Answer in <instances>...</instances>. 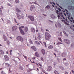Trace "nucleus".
Wrapping results in <instances>:
<instances>
[{
    "instance_id": "4d7b16f0",
    "label": "nucleus",
    "mask_w": 74,
    "mask_h": 74,
    "mask_svg": "<svg viewBox=\"0 0 74 74\" xmlns=\"http://www.w3.org/2000/svg\"><path fill=\"white\" fill-rule=\"evenodd\" d=\"M39 65L40 66V67H42V65H41L40 64V63H39Z\"/></svg>"
},
{
    "instance_id": "f257e3e1",
    "label": "nucleus",
    "mask_w": 74,
    "mask_h": 74,
    "mask_svg": "<svg viewBox=\"0 0 74 74\" xmlns=\"http://www.w3.org/2000/svg\"><path fill=\"white\" fill-rule=\"evenodd\" d=\"M45 39L47 40H48L51 38L50 34L47 32H46L45 35Z\"/></svg>"
},
{
    "instance_id": "c85d7f7f",
    "label": "nucleus",
    "mask_w": 74,
    "mask_h": 74,
    "mask_svg": "<svg viewBox=\"0 0 74 74\" xmlns=\"http://www.w3.org/2000/svg\"><path fill=\"white\" fill-rule=\"evenodd\" d=\"M54 72L55 74H59V72L57 71H55Z\"/></svg>"
},
{
    "instance_id": "f704fd0d",
    "label": "nucleus",
    "mask_w": 74,
    "mask_h": 74,
    "mask_svg": "<svg viewBox=\"0 0 74 74\" xmlns=\"http://www.w3.org/2000/svg\"><path fill=\"white\" fill-rule=\"evenodd\" d=\"M58 39L60 41H61V42H62V38H58Z\"/></svg>"
},
{
    "instance_id": "3c124183",
    "label": "nucleus",
    "mask_w": 74,
    "mask_h": 74,
    "mask_svg": "<svg viewBox=\"0 0 74 74\" xmlns=\"http://www.w3.org/2000/svg\"><path fill=\"white\" fill-rule=\"evenodd\" d=\"M32 59H33L34 60V59H36V57H33L32 58Z\"/></svg>"
},
{
    "instance_id": "c03bdc74",
    "label": "nucleus",
    "mask_w": 74,
    "mask_h": 74,
    "mask_svg": "<svg viewBox=\"0 0 74 74\" xmlns=\"http://www.w3.org/2000/svg\"><path fill=\"white\" fill-rule=\"evenodd\" d=\"M40 29L41 30V31L42 32H43L44 31V30L42 28H40Z\"/></svg>"
},
{
    "instance_id": "4468645a",
    "label": "nucleus",
    "mask_w": 74,
    "mask_h": 74,
    "mask_svg": "<svg viewBox=\"0 0 74 74\" xmlns=\"http://www.w3.org/2000/svg\"><path fill=\"white\" fill-rule=\"evenodd\" d=\"M34 9V6L33 5H32L31 7H30V10L31 11H32Z\"/></svg>"
},
{
    "instance_id": "cd10ccee",
    "label": "nucleus",
    "mask_w": 74,
    "mask_h": 74,
    "mask_svg": "<svg viewBox=\"0 0 74 74\" xmlns=\"http://www.w3.org/2000/svg\"><path fill=\"white\" fill-rule=\"evenodd\" d=\"M46 8H47V9H49V8H50V6H49V5H47L45 8V9H46Z\"/></svg>"
},
{
    "instance_id": "20e7f679",
    "label": "nucleus",
    "mask_w": 74,
    "mask_h": 74,
    "mask_svg": "<svg viewBox=\"0 0 74 74\" xmlns=\"http://www.w3.org/2000/svg\"><path fill=\"white\" fill-rule=\"evenodd\" d=\"M28 18H29L30 19L31 21H34V17L32 16H29Z\"/></svg>"
},
{
    "instance_id": "8fccbe9b",
    "label": "nucleus",
    "mask_w": 74,
    "mask_h": 74,
    "mask_svg": "<svg viewBox=\"0 0 74 74\" xmlns=\"http://www.w3.org/2000/svg\"><path fill=\"white\" fill-rule=\"evenodd\" d=\"M66 66H69V63H67L65 64Z\"/></svg>"
},
{
    "instance_id": "4c0bfd02",
    "label": "nucleus",
    "mask_w": 74,
    "mask_h": 74,
    "mask_svg": "<svg viewBox=\"0 0 74 74\" xmlns=\"http://www.w3.org/2000/svg\"><path fill=\"white\" fill-rule=\"evenodd\" d=\"M43 44H44L45 45V46L46 47H47V46L46 45V43L44 42Z\"/></svg>"
},
{
    "instance_id": "72a5a7b5",
    "label": "nucleus",
    "mask_w": 74,
    "mask_h": 74,
    "mask_svg": "<svg viewBox=\"0 0 74 74\" xmlns=\"http://www.w3.org/2000/svg\"><path fill=\"white\" fill-rule=\"evenodd\" d=\"M7 23H11V21H10L8 20L7 21Z\"/></svg>"
},
{
    "instance_id": "412c9836",
    "label": "nucleus",
    "mask_w": 74,
    "mask_h": 74,
    "mask_svg": "<svg viewBox=\"0 0 74 74\" xmlns=\"http://www.w3.org/2000/svg\"><path fill=\"white\" fill-rule=\"evenodd\" d=\"M31 48L32 49H33V50H34V51H36V47H32Z\"/></svg>"
},
{
    "instance_id": "ddd939ff",
    "label": "nucleus",
    "mask_w": 74,
    "mask_h": 74,
    "mask_svg": "<svg viewBox=\"0 0 74 74\" xmlns=\"http://www.w3.org/2000/svg\"><path fill=\"white\" fill-rule=\"evenodd\" d=\"M61 56L63 57H65V56H67V54L66 53H62Z\"/></svg>"
},
{
    "instance_id": "f03ea898",
    "label": "nucleus",
    "mask_w": 74,
    "mask_h": 74,
    "mask_svg": "<svg viewBox=\"0 0 74 74\" xmlns=\"http://www.w3.org/2000/svg\"><path fill=\"white\" fill-rule=\"evenodd\" d=\"M19 28L20 30V31L21 33L22 34H23V35H24V34H25V33L24 31H23L22 29L21 28V27H19Z\"/></svg>"
},
{
    "instance_id": "a211bd4d",
    "label": "nucleus",
    "mask_w": 74,
    "mask_h": 74,
    "mask_svg": "<svg viewBox=\"0 0 74 74\" xmlns=\"http://www.w3.org/2000/svg\"><path fill=\"white\" fill-rule=\"evenodd\" d=\"M16 15H17L18 19H21V15L19 14H18V13H16Z\"/></svg>"
},
{
    "instance_id": "09e8293b",
    "label": "nucleus",
    "mask_w": 74,
    "mask_h": 74,
    "mask_svg": "<svg viewBox=\"0 0 74 74\" xmlns=\"http://www.w3.org/2000/svg\"><path fill=\"white\" fill-rule=\"evenodd\" d=\"M56 13H57V14H58V13H59V11L57 10L56 12Z\"/></svg>"
},
{
    "instance_id": "5701e85b",
    "label": "nucleus",
    "mask_w": 74,
    "mask_h": 74,
    "mask_svg": "<svg viewBox=\"0 0 74 74\" xmlns=\"http://www.w3.org/2000/svg\"><path fill=\"white\" fill-rule=\"evenodd\" d=\"M48 48L50 49H51L53 48V46L52 45H51L48 47Z\"/></svg>"
},
{
    "instance_id": "6e6d98bb",
    "label": "nucleus",
    "mask_w": 74,
    "mask_h": 74,
    "mask_svg": "<svg viewBox=\"0 0 74 74\" xmlns=\"http://www.w3.org/2000/svg\"><path fill=\"white\" fill-rule=\"evenodd\" d=\"M66 14H67V15L69 16V13L66 12Z\"/></svg>"
},
{
    "instance_id": "79ce46f5",
    "label": "nucleus",
    "mask_w": 74,
    "mask_h": 74,
    "mask_svg": "<svg viewBox=\"0 0 74 74\" xmlns=\"http://www.w3.org/2000/svg\"><path fill=\"white\" fill-rule=\"evenodd\" d=\"M23 56H24V58H25V59H27V57H26V56L23 55Z\"/></svg>"
},
{
    "instance_id": "bf43d9fd",
    "label": "nucleus",
    "mask_w": 74,
    "mask_h": 74,
    "mask_svg": "<svg viewBox=\"0 0 74 74\" xmlns=\"http://www.w3.org/2000/svg\"><path fill=\"white\" fill-rule=\"evenodd\" d=\"M14 20L15 21V22H16V20L15 18H14Z\"/></svg>"
},
{
    "instance_id": "a19ab883",
    "label": "nucleus",
    "mask_w": 74,
    "mask_h": 74,
    "mask_svg": "<svg viewBox=\"0 0 74 74\" xmlns=\"http://www.w3.org/2000/svg\"><path fill=\"white\" fill-rule=\"evenodd\" d=\"M5 66H8V64L7 63H5Z\"/></svg>"
},
{
    "instance_id": "c9c22d12",
    "label": "nucleus",
    "mask_w": 74,
    "mask_h": 74,
    "mask_svg": "<svg viewBox=\"0 0 74 74\" xmlns=\"http://www.w3.org/2000/svg\"><path fill=\"white\" fill-rule=\"evenodd\" d=\"M58 26L59 27H60L62 26V25H61V24H59L58 25Z\"/></svg>"
},
{
    "instance_id": "39448f33",
    "label": "nucleus",
    "mask_w": 74,
    "mask_h": 74,
    "mask_svg": "<svg viewBox=\"0 0 74 74\" xmlns=\"http://www.w3.org/2000/svg\"><path fill=\"white\" fill-rule=\"evenodd\" d=\"M18 29V27L16 26H14L12 27V29L13 32H15Z\"/></svg>"
},
{
    "instance_id": "9b49d317",
    "label": "nucleus",
    "mask_w": 74,
    "mask_h": 74,
    "mask_svg": "<svg viewBox=\"0 0 74 74\" xmlns=\"http://www.w3.org/2000/svg\"><path fill=\"white\" fill-rule=\"evenodd\" d=\"M31 31L32 33H35L36 30L35 29L33 28H31Z\"/></svg>"
},
{
    "instance_id": "bb28decb",
    "label": "nucleus",
    "mask_w": 74,
    "mask_h": 74,
    "mask_svg": "<svg viewBox=\"0 0 74 74\" xmlns=\"http://www.w3.org/2000/svg\"><path fill=\"white\" fill-rule=\"evenodd\" d=\"M35 44L37 45H40V43L38 41H35Z\"/></svg>"
},
{
    "instance_id": "69168bd1",
    "label": "nucleus",
    "mask_w": 74,
    "mask_h": 74,
    "mask_svg": "<svg viewBox=\"0 0 74 74\" xmlns=\"http://www.w3.org/2000/svg\"><path fill=\"white\" fill-rule=\"evenodd\" d=\"M59 11H61V9L60 8H59Z\"/></svg>"
},
{
    "instance_id": "4be33fe9",
    "label": "nucleus",
    "mask_w": 74,
    "mask_h": 74,
    "mask_svg": "<svg viewBox=\"0 0 74 74\" xmlns=\"http://www.w3.org/2000/svg\"><path fill=\"white\" fill-rule=\"evenodd\" d=\"M0 53L2 54V55H4V51H3L2 50H0Z\"/></svg>"
},
{
    "instance_id": "aec40b11",
    "label": "nucleus",
    "mask_w": 74,
    "mask_h": 74,
    "mask_svg": "<svg viewBox=\"0 0 74 74\" xmlns=\"http://www.w3.org/2000/svg\"><path fill=\"white\" fill-rule=\"evenodd\" d=\"M24 31L25 32H27L28 31V28L27 27H25L24 29Z\"/></svg>"
},
{
    "instance_id": "7c9ffc66",
    "label": "nucleus",
    "mask_w": 74,
    "mask_h": 74,
    "mask_svg": "<svg viewBox=\"0 0 74 74\" xmlns=\"http://www.w3.org/2000/svg\"><path fill=\"white\" fill-rule=\"evenodd\" d=\"M62 43H61V42H58L57 44V45H60V44H62Z\"/></svg>"
},
{
    "instance_id": "680f3d73",
    "label": "nucleus",
    "mask_w": 74,
    "mask_h": 74,
    "mask_svg": "<svg viewBox=\"0 0 74 74\" xmlns=\"http://www.w3.org/2000/svg\"><path fill=\"white\" fill-rule=\"evenodd\" d=\"M36 65H37V66H38V64L37 63H36Z\"/></svg>"
},
{
    "instance_id": "58836bf2",
    "label": "nucleus",
    "mask_w": 74,
    "mask_h": 74,
    "mask_svg": "<svg viewBox=\"0 0 74 74\" xmlns=\"http://www.w3.org/2000/svg\"><path fill=\"white\" fill-rule=\"evenodd\" d=\"M21 28H22V29H24V28H25V27H24V26H21Z\"/></svg>"
},
{
    "instance_id": "603ef678",
    "label": "nucleus",
    "mask_w": 74,
    "mask_h": 74,
    "mask_svg": "<svg viewBox=\"0 0 74 74\" xmlns=\"http://www.w3.org/2000/svg\"><path fill=\"white\" fill-rule=\"evenodd\" d=\"M53 65L54 66H55V67H56V64H54Z\"/></svg>"
},
{
    "instance_id": "f8f14e48",
    "label": "nucleus",
    "mask_w": 74,
    "mask_h": 74,
    "mask_svg": "<svg viewBox=\"0 0 74 74\" xmlns=\"http://www.w3.org/2000/svg\"><path fill=\"white\" fill-rule=\"evenodd\" d=\"M51 18L52 19H55L56 18V16L54 15V14H52L50 16Z\"/></svg>"
},
{
    "instance_id": "0e129e2a",
    "label": "nucleus",
    "mask_w": 74,
    "mask_h": 74,
    "mask_svg": "<svg viewBox=\"0 0 74 74\" xmlns=\"http://www.w3.org/2000/svg\"><path fill=\"white\" fill-rule=\"evenodd\" d=\"M34 4H37V3L36 2L34 3Z\"/></svg>"
},
{
    "instance_id": "a18cd8bd",
    "label": "nucleus",
    "mask_w": 74,
    "mask_h": 74,
    "mask_svg": "<svg viewBox=\"0 0 74 74\" xmlns=\"http://www.w3.org/2000/svg\"><path fill=\"white\" fill-rule=\"evenodd\" d=\"M1 74H5V73H4V72L3 71H2L1 72Z\"/></svg>"
},
{
    "instance_id": "393cba45",
    "label": "nucleus",
    "mask_w": 74,
    "mask_h": 74,
    "mask_svg": "<svg viewBox=\"0 0 74 74\" xmlns=\"http://www.w3.org/2000/svg\"><path fill=\"white\" fill-rule=\"evenodd\" d=\"M16 11L18 12H21V10H19L18 8H16Z\"/></svg>"
},
{
    "instance_id": "0eeeda50",
    "label": "nucleus",
    "mask_w": 74,
    "mask_h": 74,
    "mask_svg": "<svg viewBox=\"0 0 74 74\" xmlns=\"http://www.w3.org/2000/svg\"><path fill=\"white\" fill-rule=\"evenodd\" d=\"M4 57L5 60H6V61H7V60H8L10 59L9 57H8V56H7L5 55L4 56Z\"/></svg>"
},
{
    "instance_id": "c756f323",
    "label": "nucleus",
    "mask_w": 74,
    "mask_h": 74,
    "mask_svg": "<svg viewBox=\"0 0 74 74\" xmlns=\"http://www.w3.org/2000/svg\"><path fill=\"white\" fill-rule=\"evenodd\" d=\"M63 33H64V34H65V36H68V35L66 34V32H65L64 31H63Z\"/></svg>"
},
{
    "instance_id": "2f4dec72",
    "label": "nucleus",
    "mask_w": 74,
    "mask_h": 74,
    "mask_svg": "<svg viewBox=\"0 0 74 74\" xmlns=\"http://www.w3.org/2000/svg\"><path fill=\"white\" fill-rule=\"evenodd\" d=\"M55 51L56 52H59V50L57 49H55Z\"/></svg>"
},
{
    "instance_id": "2eb2a0df",
    "label": "nucleus",
    "mask_w": 74,
    "mask_h": 74,
    "mask_svg": "<svg viewBox=\"0 0 74 74\" xmlns=\"http://www.w3.org/2000/svg\"><path fill=\"white\" fill-rule=\"evenodd\" d=\"M61 21L62 22H63L64 23V24H65V25H69V24L68 23H67L66 22L65 20H62Z\"/></svg>"
},
{
    "instance_id": "b1692460",
    "label": "nucleus",
    "mask_w": 74,
    "mask_h": 74,
    "mask_svg": "<svg viewBox=\"0 0 74 74\" xmlns=\"http://www.w3.org/2000/svg\"><path fill=\"white\" fill-rule=\"evenodd\" d=\"M35 55L36 57H39V54L37 52H36L35 54Z\"/></svg>"
},
{
    "instance_id": "5fc2aeb1",
    "label": "nucleus",
    "mask_w": 74,
    "mask_h": 74,
    "mask_svg": "<svg viewBox=\"0 0 74 74\" xmlns=\"http://www.w3.org/2000/svg\"><path fill=\"white\" fill-rule=\"evenodd\" d=\"M65 74H69V73H67V72H65Z\"/></svg>"
},
{
    "instance_id": "6e6552de",
    "label": "nucleus",
    "mask_w": 74,
    "mask_h": 74,
    "mask_svg": "<svg viewBox=\"0 0 74 74\" xmlns=\"http://www.w3.org/2000/svg\"><path fill=\"white\" fill-rule=\"evenodd\" d=\"M52 70V67L51 66H49L48 67V68L47 69V71H51Z\"/></svg>"
},
{
    "instance_id": "052dcab7",
    "label": "nucleus",
    "mask_w": 74,
    "mask_h": 74,
    "mask_svg": "<svg viewBox=\"0 0 74 74\" xmlns=\"http://www.w3.org/2000/svg\"><path fill=\"white\" fill-rule=\"evenodd\" d=\"M58 18H60V16L59 15H58Z\"/></svg>"
},
{
    "instance_id": "e2e57ef3",
    "label": "nucleus",
    "mask_w": 74,
    "mask_h": 74,
    "mask_svg": "<svg viewBox=\"0 0 74 74\" xmlns=\"http://www.w3.org/2000/svg\"><path fill=\"white\" fill-rule=\"evenodd\" d=\"M9 38H10L12 40V37H9Z\"/></svg>"
},
{
    "instance_id": "6ab92c4d",
    "label": "nucleus",
    "mask_w": 74,
    "mask_h": 74,
    "mask_svg": "<svg viewBox=\"0 0 74 74\" xmlns=\"http://www.w3.org/2000/svg\"><path fill=\"white\" fill-rule=\"evenodd\" d=\"M38 40H40V39L41 38V36L40 35V34H38Z\"/></svg>"
},
{
    "instance_id": "f3484780",
    "label": "nucleus",
    "mask_w": 74,
    "mask_h": 74,
    "mask_svg": "<svg viewBox=\"0 0 74 74\" xmlns=\"http://www.w3.org/2000/svg\"><path fill=\"white\" fill-rule=\"evenodd\" d=\"M41 51L42 54H43V55H44L45 53V50L44 49H42Z\"/></svg>"
},
{
    "instance_id": "ea45409f",
    "label": "nucleus",
    "mask_w": 74,
    "mask_h": 74,
    "mask_svg": "<svg viewBox=\"0 0 74 74\" xmlns=\"http://www.w3.org/2000/svg\"><path fill=\"white\" fill-rule=\"evenodd\" d=\"M29 41L30 42H29V43L31 44H32V40H29Z\"/></svg>"
},
{
    "instance_id": "de8ad7c7",
    "label": "nucleus",
    "mask_w": 74,
    "mask_h": 74,
    "mask_svg": "<svg viewBox=\"0 0 74 74\" xmlns=\"http://www.w3.org/2000/svg\"><path fill=\"white\" fill-rule=\"evenodd\" d=\"M8 67H11V65H10V64H8Z\"/></svg>"
},
{
    "instance_id": "774afa93",
    "label": "nucleus",
    "mask_w": 74,
    "mask_h": 74,
    "mask_svg": "<svg viewBox=\"0 0 74 74\" xmlns=\"http://www.w3.org/2000/svg\"><path fill=\"white\" fill-rule=\"evenodd\" d=\"M72 72L73 73H74V71L73 70H72Z\"/></svg>"
},
{
    "instance_id": "1a4fd4ad",
    "label": "nucleus",
    "mask_w": 74,
    "mask_h": 74,
    "mask_svg": "<svg viewBox=\"0 0 74 74\" xmlns=\"http://www.w3.org/2000/svg\"><path fill=\"white\" fill-rule=\"evenodd\" d=\"M64 42L66 43V44H70V41L67 39H64Z\"/></svg>"
},
{
    "instance_id": "49530a36",
    "label": "nucleus",
    "mask_w": 74,
    "mask_h": 74,
    "mask_svg": "<svg viewBox=\"0 0 74 74\" xmlns=\"http://www.w3.org/2000/svg\"><path fill=\"white\" fill-rule=\"evenodd\" d=\"M7 5L8 6H11V5L10 4V3H7Z\"/></svg>"
},
{
    "instance_id": "e433bc0d",
    "label": "nucleus",
    "mask_w": 74,
    "mask_h": 74,
    "mask_svg": "<svg viewBox=\"0 0 74 74\" xmlns=\"http://www.w3.org/2000/svg\"><path fill=\"white\" fill-rule=\"evenodd\" d=\"M7 44H8V45H9L10 44V41H7Z\"/></svg>"
},
{
    "instance_id": "dca6fc26",
    "label": "nucleus",
    "mask_w": 74,
    "mask_h": 74,
    "mask_svg": "<svg viewBox=\"0 0 74 74\" xmlns=\"http://www.w3.org/2000/svg\"><path fill=\"white\" fill-rule=\"evenodd\" d=\"M3 39L4 40V41L7 40V37L5 35H3Z\"/></svg>"
},
{
    "instance_id": "338daca9",
    "label": "nucleus",
    "mask_w": 74,
    "mask_h": 74,
    "mask_svg": "<svg viewBox=\"0 0 74 74\" xmlns=\"http://www.w3.org/2000/svg\"><path fill=\"white\" fill-rule=\"evenodd\" d=\"M10 52H12V50H10Z\"/></svg>"
},
{
    "instance_id": "13d9d810",
    "label": "nucleus",
    "mask_w": 74,
    "mask_h": 74,
    "mask_svg": "<svg viewBox=\"0 0 74 74\" xmlns=\"http://www.w3.org/2000/svg\"><path fill=\"white\" fill-rule=\"evenodd\" d=\"M41 60H42V61H44V60L43 59V58H41Z\"/></svg>"
},
{
    "instance_id": "a878e982",
    "label": "nucleus",
    "mask_w": 74,
    "mask_h": 74,
    "mask_svg": "<svg viewBox=\"0 0 74 74\" xmlns=\"http://www.w3.org/2000/svg\"><path fill=\"white\" fill-rule=\"evenodd\" d=\"M59 68H60V69H61V70H64V68L63 67V66H59Z\"/></svg>"
},
{
    "instance_id": "37998d69",
    "label": "nucleus",
    "mask_w": 74,
    "mask_h": 74,
    "mask_svg": "<svg viewBox=\"0 0 74 74\" xmlns=\"http://www.w3.org/2000/svg\"><path fill=\"white\" fill-rule=\"evenodd\" d=\"M49 22H50L51 23H53V21L50 20H49Z\"/></svg>"
},
{
    "instance_id": "7ed1b4c3",
    "label": "nucleus",
    "mask_w": 74,
    "mask_h": 74,
    "mask_svg": "<svg viewBox=\"0 0 74 74\" xmlns=\"http://www.w3.org/2000/svg\"><path fill=\"white\" fill-rule=\"evenodd\" d=\"M17 40L19 41H21L22 42L23 41V38L21 36H19L17 37Z\"/></svg>"
},
{
    "instance_id": "864d4df0",
    "label": "nucleus",
    "mask_w": 74,
    "mask_h": 74,
    "mask_svg": "<svg viewBox=\"0 0 74 74\" xmlns=\"http://www.w3.org/2000/svg\"><path fill=\"white\" fill-rule=\"evenodd\" d=\"M46 32H49V30L47 29H46Z\"/></svg>"
},
{
    "instance_id": "9d476101",
    "label": "nucleus",
    "mask_w": 74,
    "mask_h": 74,
    "mask_svg": "<svg viewBox=\"0 0 74 74\" xmlns=\"http://www.w3.org/2000/svg\"><path fill=\"white\" fill-rule=\"evenodd\" d=\"M68 8L69 10H74V7L71 6H69Z\"/></svg>"
},
{
    "instance_id": "423d86ee",
    "label": "nucleus",
    "mask_w": 74,
    "mask_h": 74,
    "mask_svg": "<svg viewBox=\"0 0 74 74\" xmlns=\"http://www.w3.org/2000/svg\"><path fill=\"white\" fill-rule=\"evenodd\" d=\"M3 6L0 7V14L1 15H2L3 14L2 12H3Z\"/></svg>"
},
{
    "instance_id": "473e14b6",
    "label": "nucleus",
    "mask_w": 74,
    "mask_h": 74,
    "mask_svg": "<svg viewBox=\"0 0 74 74\" xmlns=\"http://www.w3.org/2000/svg\"><path fill=\"white\" fill-rule=\"evenodd\" d=\"M15 1L16 3H19V0H15Z\"/></svg>"
}]
</instances>
